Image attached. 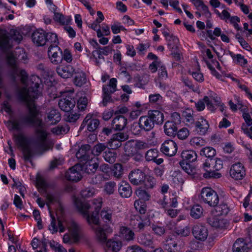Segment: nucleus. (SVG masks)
Masks as SVG:
<instances>
[{"label":"nucleus","instance_id":"nucleus-1","mask_svg":"<svg viewBox=\"0 0 252 252\" xmlns=\"http://www.w3.org/2000/svg\"><path fill=\"white\" fill-rule=\"evenodd\" d=\"M22 87L17 92L18 99L26 104L29 115L19 119H13L8 122L11 129L20 131L25 125L29 124L35 127L34 132L36 135L39 148L46 151L52 149L54 143L52 141H47L48 132L45 129L44 124L41 118L39 109L34 102L40 94L41 85L38 82H33L32 80H21Z\"/></svg>","mask_w":252,"mask_h":252},{"label":"nucleus","instance_id":"nucleus-2","mask_svg":"<svg viewBox=\"0 0 252 252\" xmlns=\"http://www.w3.org/2000/svg\"><path fill=\"white\" fill-rule=\"evenodd\" d=\"M11 37L10 38L7 32L0 28V47L2 51L5 53V59L7 65L10 67V75L14 78L19 77L20 79H27L29 75L25 70L18 68L17 66V58L13 53L7 52L12 47V40L19 43L22 39V36L18 31L11 32Z\"/></svg>","mask_w":252,"mask_h":252},{"label":"nucleus","instance_id":"nucleus-3","mask_svg":"<svg viewBox=\"0 0 252 252\" xmlns=\"http://www.w3.org/2000/svg\"><path fill=\"white\" fill-rule=\"evenodd\" d=\"M74 204L78 210L86 217L87 222L91 225L97 240L101 243H105L107 241V234L113 231L112 228L107 225H100L98 217L94 215L90 216L89 210L91 208V206L88 203L83 202L76 198Z\"/></svg>","mask_w":252,"mask_h":252},{"label":"nucleus","instance_id":"nucleus-4","mask_svg":"<svg viewBox=\"0 0 252 252\" xmlns=\"http://www.w3.org/2000/svg\"><path fill=\"white\" fill-rule=\"evenodd\" d=\"M200 200L211 207H215L219 203V198L215 190L210 188L206 187L201 191Z\"/></svg>","mask_w":252,"mask_h":252},{"label":"nucleus","instance_id":"nucleus-5","mask_svg":"<svg viewBox=\"0 0 252 252\" xmlns=\"http://www.w3.org/2000/svg\"><path fill=\"white\" fill-rule=\"evenodd\" d=\"M14 138L17 146L21 148L25 159L30 160L32 157V152L27 138L23 133L15 134Z\"/></svg>","mask_w":252,"mask_h":252},{"label":"nucleus","instance_id":"nucleus-6","mask_svg":"<svg viewBox=\"0 0 252 252\" xmlns=\"http://www.w3.org/2000/svg\"><path fill=\"white\" fill-rule=\"evenodd\" d=\"M117 80H110L108 85H104L102 88L103 100L102 104L106 106L108 102L112 101L111 94L116 91Z\"/></svg>","mask_w":252,"mask_h":252},{"label":"nucleus","instance_id":"nucleus-7","mask_svg":"<svg viewBox=\"0 0 252 252\" xmlns=\"http://www.w3.org/2000/svg\"><path fill=\"white\" fill-rule=\"evenodd\" d=\"M150 147V144L146 142L141 140L133 141H127L125 145V150L129 154H134L139 150H145Z\"/></svg>","mask_w":252,"mask_h":252},{"label":"nucleus","instance_id":"nucleus-8","mask_svg":"<svg viewBox=\"0 0 252 252\" xmlns=\"http://www.w3.org/2000/svg\"><path fill=\"white\" fill-rule=\"evenodd\" d=\"M229 173L230 176L234 180H242L246 175L245 167L240 162L233 164L230 168Z\"/></svg>","mask_w":252,"mask_h":252},{"label":"nucleus","instance_id":"nucleus-9","mask_svg":"<svg viewBox=\"0 0 252 252\" xmlns=\"http://www.w3.org/2000/svg\"><path fill=\"white\" fill-rule=\"evenodd\" d=\"M65 223L74 241H78L81 235V226L73 220L66 221Z\"/></svg>","mask_w":252,"mask_h":252},{"label":"nucleus","instance_id":"nucleus-10","mask_svg":"<svg viewBox=\"0 0 252 252\" xmlns=\"http://www.w3.org/2000/svg\"><path fill=\"white\" fill-rule=\"evenodd\" d=\"M48 54L51 62L55 64H58L62 63V51L58 46L50 45Z\"/></svg>","mask_w":252,"mask_h":252},{"label":"nucleus","instance_id":"nucleus-11","mask_svg":"<svg viewBox=\"0 0 252 252\" xmlns=\"http://www.w3.org/2000/svg\"><path fill=\"white\" fill-rule=\"evenodd\" d=\"M252 248V244L242 238L237 239L233 245V252H249Z\"/></svg>","mask_w":252,"mask_h":252},{"label":"nucleus","instance_id":"nucleus-12","mask_svg":"<svg viewBox=\"0 0 252 252\" xmlns=\"http://www.w3.org/2000/svg\"><path fill=\"white\" fill-rule=\"evenodd\" d=\"M178 149L177 144L172 140L165 141L161 145L160 151L164 155L172 157L175 155Z\"/></svg>","mask_w":252,"mask_h":252},{"label":"nucleus","instance_id":"nucleus-13","mask_svg":"<svg viewBox=\"0 0 252 252\" xmlns=\"http://www.w3.org/2000/svg\"><path fill=\"white\" fill-rule=\"evenodd\" d=\"M145 177V173L139 169H135L132 170L128 175L130 182L132 184L136 186L143 184Z\"/></svg>","mask_w":252,"mask_h":252},{"label":"nucleus","instance_id":"nucleus-14","mask_svg":"<svg viewBox=\"0 0 252 252\" xmlns=\"http://www.w3.org/2000/svg\"><path fill=\"white\" fill-rule=\"evenodd\" d=\"M192 233L196 240L200 241H204L208 236L207 228L201 224H196L192 227Z\"/></svg>","mask_w":252,"mask_h":252},{"label":"nucleus","instance_id":"nucleus-15","mask_svg":"<svg viewBox=\"0 0 252 252\" xmlns=\"http://www.w3.org/2000/svg\"><path fill=\"white\" fill-rule=\"evenodd\" d=\"M65 178L69 181L77 182L82 178L81 167L80 165L76 164L65 172Z\"/></svg>","mask_w":252,"mask_h":252},{"label":"nucleus","instance_id":"nucleus-16","mask_svg":"<svg viewBox=\"0 0 252 252\" xmlns=\"http://www.w3.org/2000/svg\"><path fill=\"white\" fill-rule=\"evenodd\" d=\"M207 222L212 227L220 230L227 229L229 222L227 220L217 216H211L207 219Z\"/></svg>","mask_w":252,"mask_h":252},{"label":"nucleus","instance_id":"nucleus-17","mask_svg":"<svg viewBox=\"0 0 252 252\" xmlns=\"http://www.w3.org/2000/svg\"><path fill=\"white\" fill-rule=\"evenodd\" d=\"M185 245V243L176 236L168 237L164 242V246L167 250H172L173 248L181 249Z\"/></svg>","mask_w":252,"mask_h":252},{"label":"nucleus","instance_id":"nucleus-18","mask_svg":"<svg viewBox=\"0 0 252 252\" xmlns=\"http://www.w3.org/2000/svg\"><path fill=\"white\" fill-rule=\"evenodd\" d=\"M99 125V121L93 117L92 114H88L84 118L81 128H83L86 126L87 129L90 131H94L98 127Z\"/></svg>","mask_w":252,"mask_h":252},{"label":"nucleus","instance_id":"nucleus-19","mask_svg":"<svg viewBox=\"0 0 252 252\" xmlns=\"http://www.w3.org/2000/svg\"><path fill=\"white\" fill-rule=\"evenodd\" d=\"M83 163L85 171L88 174L94 173L99 166L98 158L95 157H91L89 160L84 161Z\"/></svg>","mask_w":252,"mask_h":252},{"label":"nucleus","instance_id":"nucleus-20","mask_svg":"<svg viewBox=\"0 0 252 252\" xmlns=\"http://www.w3.org/2000/svg\"><path fill=\"white\" fill-rule=\"evenodd\" d=\"M91 146L88 144L82 145L78 152L76 154V158L79 159L80 162L84 163V161L86 160H89L90 157V153Z\"/></svg>","mask_w":252,"mask_h":252},{"label":"nucleus","instance_id":"nucleus-21","mask_svg":"<svg viewBox=\"0 0 252 252\" xmlns=\"http://www.w3.org/2000/svg\"><path fill=\"white\" fill-rule=\"evenodd\" d=\"M138 121L139 125L141 129L145 131H150L155 126V124L148 114L141 116Z\"/></svg>","mask_w":252,"mask_h":252},{"label":"nucleus","instance_id":"nucleus-22","mask_svg":"<svg viewBox=\"0 0 252 252\" xmlns=\"http://www.w3.org/2000/svg\"><path fill=\"white\" fill-rule=\"evenodd\" d=\"M75 100L72 98H64L59 100L58 105L59 107L63 111L69 112L72 110L75 105Z\"/></svg>","mask_w":252,"mask_h":252},{"label":"nucleus","instance_id":"nucleus-23","mask_svg":"<svg viewBox=\"0 0 252 252\" xmlns=\"http://www.w3.org/2000/svg\"><path fill=\"white\" fill-rule=\"evenodd\" d=\"M127 122V119L124 116H117L112 121V128L115 130H122L126 127Z\"/></svg>","mask_w":252,"mask_h":252},{"label":"nucleus","instance_id":"nucleus-24","mask_svg":"<svg viewBox=\"0 0 252 252\" xmlns=\"http://www.w3.org/2000/svg\"><path fill=\"white\" fill-rule=\"evenodd\" d=\"M32 39L37 46H43L46 43V33L43 30H37L32 34Z\"/></svg>","mask_w":252,"mask_h":252},{"label":"nucleus","instance_id":"nucleus-25","mask_svg":"<svg viewBox=\"0 0 252 252\" xmlns=\"http://www.w3.org/2000/svg\"><path fill=\"white\" fill-rule=\"evenodd\" d=\"M137 221H133L134 228L137 231H141L144 229L146 226H149L150 224V219L145 216H136Z\"/></svg>","mask_w":252,"mask_h":252},{"label":"nucleus","instance_id":"nucleus-26","mask_svg":"<svg viewBox=\"0 0 252 252\" xmlns=\"http://www.w3.org/2000/svg\"><path fill=\"white\" fill-rule=\"evenodd\" d=\"M195 130L201 135L206 134L209 125L208 122L202 118H200L195 123Z\"/></svg>","mask_w":252,"mask_h":252},{"label":"nucleus","instance_id":"nucleus-27","mask_svg":"<svg viewBox=\"0 0 252 252\" xmlns=\"http://www.w3.org/2000/svg\"><path fill=\"white\" fill-rule=\"evenodd\" d=\"M105 243L106 251H110L113 252H119L121 250L122 246L121 241L113 239L106 241Z\"/></svg>","mask_w":252,"mask_h":252},{"label":"nucleus","instance_id":"nucleus-28","mask_svg":"<svg viewBox=\"0 0 252 252\" xmlns=\"http://www.w3.org/2000/svg\"><path fill=\"white\" fill-rule=\"evenodd\" d=\"M148 115L152 119L155 125H161L164 121L163 114L158 110H150L148 113Z\"/></svg>","mask_w":252,"mask_h":252},{"label":"nucleus","instance_id":"nucleus-29","mask_svg":"<svg viewBox=\"0 0 252 252\" xmlns=\"http://www.w3.org/2000/svg\"><path fill=\"white\" fill-rule=\"evenodd\" d=\"M119 192L122 197L128 198L132 194V189L130 185L126 182H122L119 189Z\"/></svg>","mask_w":252,"mask_h":252},{"label":"nucleus","instance_id":"nucleus-30","mask_svg":"<svg viewBox=\"0 0 252 252\" xmlns=\"http://www.w3.org/2000/svg\"><path fill=\"white\" fill-rule=\"evenodd\" d=\"M176 124L173 122L168 121L164 125V131L165 133L169 136H175L177 131Z\"/></svg>","mask_w":252,"mask_h":252},{"label":"nucleus","instance_id":"nucleus-31","mask_svg":"<svg viewBox=\"0 0 252 252\" xmlns=\"http://www.w3.org/2000/svg\"><path fill=\"white\" fill-rule=\"evenodd\" d=\"M182 158V161L184 162H192L197 159V155L196 152L193 150H184L182 151L181 155Z\"/></svg>","mask_w":252,"mask_h":252},{"label":"nucleus","instance_id":"nucleus-32","mask_svg":"<svg viewBox=\"0 0 252 252\" xmlns=\"http://www.w3.org/2000/svg\"><path fill=\"white\" fill-rule=\"evenodd\" d=\"M138 242L145 246L154 248L153 237L149 234H142L138 237Z\"/></svg>","mask_w":252,"mask_h":252},{"label":"nucleus","instance_id":"nucleus-33","mask_svg":"<svg viewBox=\"0 0 252 252\" xmlns=\"http://www.w3.org/2000/svg\"><path fill=\"white\" fill-rule=\"evenodd\" d=\"M52 221L50 225L49 226V230L52 233H56L58 231V228H59V231L63 232L65 230V227L63 223L59 220L58 224L57 225L55 218L51 215Z\"/></svg>","mask_w":252,"mask_h":252},{"label":"nucleus","instance_id":"nucleus-34","mask_svg":"<svg viewBox=\"0 0 252 252\" xmlns=\"http://www.w3.org/2000/svg\"><path fill=\"white\" fill-rule=\"evenodd\" d=\"M192 3L196 9L201 12L202 14H205L206 16H210L211 15L208 6L202 1L200 0H193Z\"/></svg>","mask_w":252,"mask_h":252},{"label":"nucleus","instance_id":"nucleus-35","mask_svg":"<svg viewBox=\"0 0 252 252\" xmlns=\"http://www.w3.org/2000/svg\"><path fill=\"white\" fill-rule=\"evenodd\" d=\"M112 175L117 179H120L124 174V169L121 163H115L111 168Z\"/></svg>","mask_w":252,"mask_h":252},{"label":"nucleus","instance_id":"nucleus-36","mask_svg":"<svg viewBox=\"0 0 252 252\" xmlns=\"http://www.w3.org/2000/svg\"><path fill=\"white\" fill-rule=\"evenodd\" d=\"M47 119L51 124H56L61 120V114L56 109L51 110L47 114Z\"/></svg>","mask_w":252,"mask_h":252},{"label":"nucleus","instance_id":"nucleus-37","mask_svg":"<svg viewBox=\"0 0 252 252\" xmlns=\"http://www.w3.org/2000/svg\"><path fill=\"white\" fill-rule=\"evenodd\" d=\"M113 211L108 208H104L100 212L101 219L106 222H112Z\"/></svg>","mask_w":252,"mask_h":252},{"label":"nucleus","instance_id":"nucleus-38","mask_svg":"<svg viewBox=\"0 0 252 252\" xmlns=\"http://www.w3.org/2000/svg\"><path fill=\"white\" fill-rule=\"evenodd\" d=\"M54 20L63 25H68L71 21L70 16H64L60 13L55 12L54 13Z\"/></svg>","mask_w":252,"mask_h":252},{"label":"nucleus","instance_id":"nucleus-39","mask_svg":"<svg viewBox=\"0 0 252 252\" xmlns=\"http://www.w3.org/2000/svg\"><path fill=\"white\" fill-rule=\"evenodd\" d=\"M108 147V145L103 143H98L95 145L91 151V153L94 156H99Z\"/></svg>","mask_w":252,"mask_h":252},{"label":"nucleus","instance_id":"nucleus-40","mask_svg":"<svg viewBox=\"0 0 252 252\" xmlns=\"http://www.w3.org/2000/svg\"><path fill=\"white\" fill-rule=\"evenodd\" d=\"M215 207V211L218 216H226L230 211L229 207L225 203H221Z\"/></svg>","mask_w":252,"mask_h":252},{"label":"nucleus","instance_id":"nucleus-41","mask_svg":"<svg viewBox=\"0 0 252 252\" xmlns=\"http://www.w3.org/2000/svg\"><path fill=\"white\" fill-rule=\"evenodd\" d=\"M203 208L198 205L196 204L192 206L190 210V215L195 219L200 218L203 215Z\"/></svg>","mask_w":252,"mask_h":252},{"label":"nucleus","instance_id":"nucleus-42","mask_svg":"<svg viewBox=\"0 0 252 252\" xmlns=\"http://www.w3.org/2000/svg\"><path fill=\"white\" fill-rule=\"evenodd\" d=\"M58 74L63 79H68L72 76L71 72L67 66H59L57 68Z\"/></svg>","mask_w":252,"mask_h":252},{"label":"nucleus","instance_id":"nucleus-43","mask_svg":"<svg viewBox=\"0 0 252 252\" xmlns=\"http://www.w3.org/2000/svg\"><path fill=\"white\" fill-rule=\"evenodd\" d=\"M110 179L109 175L105 176L103 174H97L92 178L91 183L93 184H100L103 182Z\"/></svg>","mask_w":252,"mask_h":252},{"label":"nucleus","instance_id":"nucleus-44","mask_svg":"<svg viewBox=\"0 0 252 252\" xmlns=\"http://www.w3.org/2000/svg\"><path fill=\"white\" fill-rule=\"evenodd\" d=\"M200 154L208 158H212L216 155V150L212 147H206L201 150Z\"/></svg>","mask_w":252,"mask_h":252},{"label":"nucleus","instance_id":"nucleus-45","mask_svg":"<svg viewBox=\"0 0 252 252\" xmlns=\"http://www.w3.org/2000/svg\"><path fill=\"white\" fill-rule=\"evenodd\" d=\"M156 179L152 176H146L144 180V185L147 189H152L156 185Z\"/></svg>","mask_w":252,"mask_h":252},{"label":"nucleus","instance_id":"nucleus-46","mask_svg":"<svg viewBox=\"0 0 252 252\" xmlns=\"http://www.w3.org/2000/svg\"><path fill=\"white\" fill-rule=\"evenodd\" d=\"M116 156V153L110 150L106 151L103 154V157L104 160L110 163H113L115 161Z\"/></svg>","mask_w":252,"mask_h":252},{"label":"nucleus","instance_id":"nucleus-47","mask_svg":"<svg viewBox=\"0 0 252 252\" xmlns=\"http://www.w3.org/2000/svg\"><path fill=\"white\" fill-rule=\"evenodd\" d=\"M193 111L190 109H187L183 111V117L185 119L186 122L189 125H192L194 124Z\"/></svg>","mask_w":252,"mask_h":252},{"label":"nucleus","instance_id":"nucleus-48","mask_svg":"<svg viewBox=\"0 0 252 252\" xmlns=\"http://www.w3.org/2000/svg\"><path fill=\"white\" fill-rule=\"evenodd\" d=\"M189 143L194 148H199L205 145V141L201 137H195L190 140Z\"/></svg>","mask_w":252,"mask_h":252},{"label":"nucleus","instance_id":"nucleus-49","mask_svg":"<svg viewBox=\"0 0 252 252\" xmlns=\"http://www.w3.org/2000/svg\"><path fill=\"white\" fill-rule=\"evenodd\" d=\"M135 193L139 197V199L144 201L149 200L151 197L150 193L141 188H139L136 190Z\"/></svg>","mask_w":252,"mask_h":252},{"label":"nucleus","instance_id":"nucleus-50","mask_svg":"<svg viewBox=\"0 0 252 252\" xmlns=\"http://www.w3.org/2000/svg\"><path fill=\"white\" fill-rule=\"evenodd\" d=\"M46 41L50 42L51 43L50 45L58 46L59 41L57 34L53 32L46 33Z\"/></svg>","mask_w":252,"mask_h":252},{"label":"nucleus","instance_id":"nucleus-51","mask_svg":"<svg viewBox=\"0 0 252 252\" xmlns=\"http://www.w3.org/2000/svg\"><path fill=\"white\" fill-rule=\"evenodd\" d=\"M158 156V151L156 149H151L147 151L145 158L146 161H153Z\"/></svg>","mask_w":252,"mask_h":252},{"label":"nucleus","instance_id":"nucleus-52","mask_svg":"<svg viewBox=\"0 0 252 252\" xmlns=\"http://www.w3.org/2000/svg\"><path fill=\"white\" fill-rule=\"evenodd\" d=\"M116 187V184L114 181L107 182L104 185V191L108 195L112 194L114 193Z\"/></svg>","mask_w":252,"mask_h":252},{"label":"nucleus","instance_id":"nucleus-53","mask_svg":"<svg viewBox=\"0 0 252 252\" xmlns=\"http://www.w3.org/2000/svg\"><path fill=\"white\" fill-rule=\"evenodd\" d=\"M79 117L80 114L70 111L66 112V114L64 115V119L67 122H75L79 119Z\"/></svg>","mask_w":252,"mask_h":252},{"label":"nucleus","instance_id":"nucleus-54","mask_svg":"<svg viewBox=\"0 0 252 252\" xmlns=\"http://www.w3.org/2000/svg\"><path fill=\"white\" fill-rule=\"evenodd\" d=\"M69 128L67 126H61L59 125L55 127H53L51 131L52 133L56 134H62L63 133H66L69 131Z\"/></svg>","mask_w":252,"mask_h":252},{"label":"nucleus","instance_id":"nucleus-55","mask_svg":"<svg viewBox=\"0 0 252 252\" xmlns=\"http://www.w3.org/2000/svg\"><path fill=\"white\" fill-rule=\"evenodd\" d=\"M46 197L47 200V204L49 206L50 204L59 202V197L57 193H46Z\"/></svg>","mask_w":252,"mask_h":252},{"label":"nucleus","instance_id":"nucleus-56","mask_svg":"<svg viewBox=\"0 0 252 252\" xmlns=\"http://www.w3.org/2000/svg\"><path fill=\"white\" fill-rule=\"evenodd\" d=\"M1 110L4 111L9 115L13 114V110L8 100H4L1 105Z\"/></svg>","mask_w":252,"mask_h":252},{"label":"nucleus","instance_id":"nucleus-57","mask_svg":"<svg viewBox=\"0 0 252 252\" xmlns=\"http://www.w3.org/2000/svg\"><path fill=\"white\" fill-rule=\"evenodd\" d=\"M179 164L182 169L189 175H192L194 173V168L190 165V164L184 161H181Z\"/></svg>","mask_w":252,"mask_h":252},{"label":"nucleus","instance_id":"nucleus-58","mask_svg":"<svg viewBox=\"0 0 252 252\" xmlns=\"http://www.w3.org/2000/svg\"><path fill=\"white\" fill-rule=\"evenodd\" d=\"M184 83L190 90L198 94L200 93L199 86L197 83H193L190 80H185Z\"/></svg>","mask_w":252,"mask_h":252},{"label":"nucleus","instance_id":"nucleus-59","mask_svg":"<svg viewBox=\"0 0 252 252\" xmlns=\"http://www.w3.org/2000/svg\"><path fill=\"white\" fill-rule=\"evenodd\" d=\"M134 206L136 210L138 211L140 214H145L146 211V205L143 202L140 200H136L134 203Z\"/></svg>","mask_w":252,"mask_h":252},{"label":"nucleus","instance_id":"nucleus-60","mask_svg":"<svg viewBox=\"0 0 252 252\" xmlns=\"http://www.w3.org/2000/svg\"><path fill=\"white\" fill-rule=\"evenodd\" d=\"M92 204L93 205V206L94 208L95 211L96 212V213L94 214L93 213L92 215H94V216L98 217L97 213L99 210V209L101 208L102 206V200L101 198H98L97 199H94L92 201Z\"/></svg>","mask_w":252,"mask_h":252},{"label":"nucleus","instance_id":"nucleus-61","mask_svg":"<svg viewBox=\"0 0 252 252\" xmlns=\"http://www.w3.org/2000/svg\"><path fill=\"white\" fill-rule=\"evenodd\" d=\"M95 194V190L93 188H87L81 191V195L84 198L93 197Z\"/></svg>","mask_w":252,"mask_h":252},{"label":"nucleus","instance_id":"nucleus-62","mask_svg":"<svg viewBox=\"0 0 252 252\" xmlns=\"http://www.w3.org/2000/svg\"><path fill=\"white\" fill-rule=\"evenodd\" d=\"M189 132L187 128L184 127L177 131L176 135L179 139L181 140L186 139L189 135Z\"/></svg>","mask_w":252,"mask_h":252},{"label":"nucleus","instance_id":"nucleus-63","mask_svg":"<svg viewBox=\"0 0 252 252\" xmlns=\"http://www.w3.org/2000/svg\"><path fill=\"white\" fill-rule=\"evenodd\" d=\"M36 185L39 191L41 192H46L47 183L44 179L41 178H38L36 181Z\"/></svg>","mask_w":252,"mask_h":252},{"label":"nucleus","instance_id":"nucleus-64","mask_svg":"<svg viewBox=\"0 0 252 252\" xmlns=\"http://www.w3.org/2000/svg\"><path fill=\"white\" fill-rule=\"evenodd\" d=\"M175 232L178 235L186 237L189 235L190 229L188 226H185L183 228H176Z\"/></svg>","mask_w":252,"mask_h":252}]
</instances>
